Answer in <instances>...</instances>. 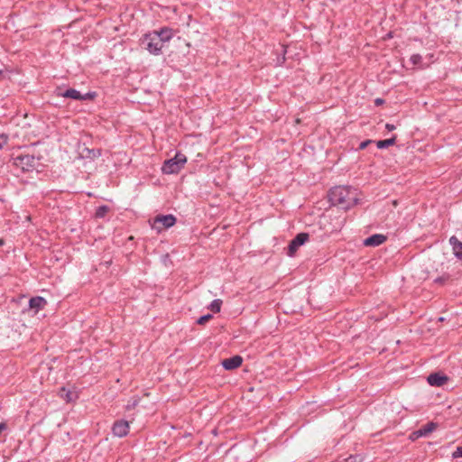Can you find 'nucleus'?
Returning <instances> with one entry per match:
<instances>
[{"label": "nucleus", "instance_id": "nucleus-1", "mask_svg": "<svg viewBox=\"0 0 462 462\" xmlns=\"http://www.w3.org/2000/svg\"><path fill=\"white\" fill-rule=\"evenodd\" d=\"M328 198L332 205L346 210L357 204L358 192L356 189L349 186H337L330 189Z\"/></svg>", "mask_w": 462, "mask_h": 462}, {"label": "nucleus", "instance_id": "nucleus-2", "mask_svg": "<svg viewBox=\"0 0 462 462\" xmlns=\"http://www.w3.org/2000/svg\"><path fill=\"white\" fill-rule=\"evenodd\" d=\"M187 162V157L181 152H177L175 156L164 162L162 171L165 174L178 173Z\"/></svg>", "mask_w": 462, "mask_h": 462}, {"label": "nucleus", "instance_id": "nucleus-3", "mask_svg": "<svg viewBox=\"0 0 462 462\" xmlns=\"http://www.w3.org/2000/svg\"><path fill=\"white\" fill-rule=\"evenodd\" d=\"M14 164L23 171H30L36 167L37 159L31 154H22L14 158Z\"/></svg>", "mask_w": 462, "mask_h": 462}, {"label": "nucleus", "instance_id": "nucleus-4", "mask_svg": "<svg viewBox=\"0 0 462 462\" xmlns=\"http://www.w3.org/2000/svg\"><path fill=\"white\" fill-rule=\"evenodd\" d=\"M143 42L146 43V49L151 54L159 55L163 47L162 39L159 35H155L153 32L145 34Z\"/></svg>", "mask_w": 462, "mask_h": 462}, {"label": "nucleus", "instance_id": "nucleus-5", "mask_svg": "<svg viewBox=\"0 0 462 462\" xmlns=\"http://www.w3.org/2000/svg\"><path fill=\"white\" fill-rule=\"evenodd\" d=\"M176 217L171 215H158L153 219L152 228L161 232L163 228H169L175 225Z\"/></svg>", "mask_w": 462, "mask_h": 462}, {"label": "nucleus", "instance_id": "nucleus-6", "mask_svg": "<svg viewBox=\"0 0 462 462\" xmlns=\"http://www.w3.org/2000/svg\"><path fill=\"white\" fill-rule=\"evenodd\" d=\"M309 237L310 236L308 233H299L289 244L288 255L293 256L298 248L309 240Z\"/></svg>", "mask_w": 462, "mask_h": 462}, {"label": "nucleus", "instance_id": "nucleus-7", "mask_svg": "<svg viewBox=\"0 0 462 462\" xmlns=\"http://www.w3.org/2000/svg\"><path fill=\"white\" fill-rule=\"evenodd\" d=\"M58 96L67 97V98H72L75 100H87V99H93L95 97V93L88 92L85 95L80 94L79 91L74 89V88H69L63 93L58 94Z\"/></svg>", "mask_w": 462, "mask_h": 462}, {"label": "nucleus", "instance_id": "nucleus-8", "mask_svg": "<svg viewBox=\"0 0 462 462\" xmlns=\"http://www.w3.org/2000/svg\"><path fill=\"white\" fill-rule=\"evenodd\" d=\"M59 396L66 402H74L79 399V392L75 387L67 388L61 387L59 392Z\"/></svg>", "mask_w": 462, "mask_h": 462}, {"label": "nucleus", "instance_id": "nucleus-9", "mask_svg": "<svg viewBox=\"0 0 462 462\" xmlns=\"http://www.w3.org/2000/svg\"><path fill=\"white\" fill-rule=\"evenodd\" d=\"M113 434L116 437L122 438L129 432V423L125 420H116L112 427Z\"/></svg>", "mask_w": 462, "mask_h": 462}, {"label": "nucleus", "instance_id": "nucleus-10", "mask_svg": "<svg viewBox=\"0 0 462 462\" xmlns=\"http://www.w3.org/2000/svg\"><path fill=\"white\" fill-rule=\"evenodd\" d=\"M437 428V424L435 422H428L427 424L421 426L419 430H415L411 434L412 439H419L420 437H426Z\"/></svg>", "mask_w": 462, "mask_h": 462}, {"label": "nucleus", "instance_id": "nucleus-11", "mask_svg": "<svg viewBox=\"0 0 462 462\" xmlns=\"http://www.w3.org/2000/svg\"><path fill=\"white\" fill-rule=\"evenodd\" d=\"M243 358L242 356L236 355L230 358L224 359L222 361V365L226 370H233L235 368L239 367L242 365Z\"/></svg>", "mask_w": 462, "mask_h": 462}, {"label": "nucleus", "instance_id": "nucleus-12", "mask_svg": "<svg viewBox=\"0 0 462 462\" xmlns=\"http://www.w3.org/2000/svg\"><path fill=\"white\" fill-rule=\"evenodd\" d=\"M387 237L382 234H374L364 240V245L365 246H378L386 241Z\"/></svg>", "mask_w": 462, "mask_h": 462}, {"label": "nucleus", "instance_id": "nucleus-13", "mask_svg": "<svg viewBox=\"0 0 462 462\" xmlns=\"http://www.w3.org/2000/svg\"><path fill=\"white\" fill-rule=\"evenodd\" d=\"M47 305V300L40 296L33 297L29 300V306L31 309H34L36 311L43 309Z\"/></svg>", "mask_w": 462, "mask_h": 462}, {"label": "nucleus", "instance_id": "nucleus-14", "mask_svg": "<svg viewBox=\"0 0 462 462\" xmlns=\"http://www.w3.org/2000/svg\"><path fill=\"white\" fill-rule=\"evenodd\" d=\"M449 243L453 247L454 254L458 259H462V242L453 236L449 238Z\"/></svg>", "mask_w": 462, "mask_h": 462}, {"label": "nucleus", "instance_id": "nucleus-15", "mask_svg": "<svg viewBox=\"0 0 462 462\" xmlns=\"http://www.w3.org/2000/svg\"><path fill=\"white\" fill-rule=\"evenodd\" d=\"M427 382L430 386H443L445 385L448 381V377H426Z\"/></svg>", "mask_w": 462, "mask_h": 462}, {"label": "nucleus", "instance_id": "nucleus-16", "mask_svg": "<svg viewBox=\"0 0 462 462\" xmlns=\"http://www.w3.org/2000/svg\"><path fill=\"white\" fill-rule=\"evenodd\" d=\"M155 35H159L160 39H162V42L164 43L170 41L172 37L171 30L168 28H162L160 32H153Z\"/></svg>", "mask_w": 462, "mask_h": 462}, {"label": "nucleus", "instance_id": "nucleus-17", "mask_svg": "<svg viewBox=\"0 0 462 462\" xmlns=\"http://www.w3.org/2000/svg\"><path fill=\"white\" fill-rule=\"evenodd\" d=\"M396 142V136L393 135L392 138L390 139H385V140H380L376 143V146L377 148L379 149H384V148H387L391 145H393Z\"/></svg>", "mask_w": 462, "mask_h": 462}, {"label": "nucleus", "instance_id": "nucleus-18", "mask_svg": "<svg viewBox=\"0 0 462 462\" xmlns=\"http://www.w3.org/2000/svg\"><path fill=\"white\" fill-rule=\"evenodd\" d=\"M109 210H110V208L108 206L102 205L97 208L95 217L97 218H103Z\"/></svg>", "mask_w": 462, "mask_h": 462}, {"label": "nucleus", "instance_id": "nucleus-19", "mask_svg": "<svg viewBox=\"0 0 462 462\" xmlns=\"http://www.w3.org/2000/svg\"><path fill=\"white\" fill-rule=\"evenodd\" d=\"M222 300L219 299L214 300L210 305L208 306V309L214 312L218 313L221 310Z\"/></svg>", "mask_w": 462, "mask_h": 462}, {"label": "nucleus", "instance_id": "nucleus-20", "mask_svg": "<svg viewBox=\"0 0 462 462\" xmlns=\"http://www.w3.org/2000/svg\"><path fill=\"white\" fill-rule=\"evenodd\" d=\"M449 279H450V275L449 274H443L442 276H439V277L436 278L434 282L436 283H439V284H444Z\"/></svg>", "mask_w": 462, "mask_h": 462}, {"label": "nucleus", "instance_id": "nucleus-21", "mask_svg": "<svg viewBox=\"0 0 462 462\" xmlns=\"http://www.w3.org/2000/svg\"><path fill=\"white\" fill-rule=\"evenodd\" d=\"M212 319V315L211 314H206V315H203L201 316L198 320H197V323L199 324V325H204L206 324L208 320H210Z\"/></svg>", "mask_w": 462, "mask_h": 462}, {"label": "nucleus", "instance_id": "nucleus-22", "mask_svg": "<svg viewBox=\"0 0 462 462\" xmlns=\"http://www.w3.org/2000/svg\"><path fill=\"white\" fill-rule=\"evenodd\" d=\"M421 60H422V57L420 54H413L411 57V61L412 62L413 65L420 64Z\"/></svg>", "mask_w": 462, "mask_h": 462}, {"label": "nucleus", "instance_id": "nucleus-23", "mask_svg": "<svg viewBox=\"0 0 462 462\" xmlns=\"http://www.w3.org/2000/svg\"><path fill=\"white\" fill-rule=\"evenodd\" d=\"M8 137L5 134H0V150L7 144Z\"/></svg>", "mask_w": 462, "mask_h": 462}, {"label": "nucleus", "instance_id": "nucleus-24", "mask_svg": "<svg viewBox=\"0 0 462 462\" xmlns=\"http://www.w3.org/2000/svg\"><path fill=\"white\" fill-rule=\"evenodd\" d=\"M453 458L462 457V447H457L452 454Z\"/></svg>", "mask_w": 462, "mask_h": 462}, {"label": "nucleus", "instance_id": "nucleus-25", "mask_svg": "<svg viewBox=\"0 0 462 462\" xmlns=\"http://www.w3.org/2000/svg\"><path fill=\"white\" fill-rule=\"evenodd\" d=\"M337 226H335V229L336 230L337 229H341L343 225H344V223H345V217H339L337 218Z\"/></svg>", "mask_w": 462, "mask_h": 462}, {"label": "nucleus", "instance_id": "nucleus-26", "mask_svg": "<svg viewBox=\"0 0 462 462\" xmlns=\"http://www.w3.org/2000/svg\"><path fill=\"white\" fill-rule=\"evenodd\" d=\"M372 141L371 140H365L364 142H362L360 144H359V150H364L365 148H366V146L371 143Z\"/></svg>", "mask_w": 462, "mask_h": 462}, {"label": "nucleus", "instance_id": "nucleus-27", "mask_svg": "<svg viewBox=\"0 0 462 462\" xmlns=\"http://www.w3.org/2000/svg\"><path fill=\"white\" fill-rule=\"evenodd\" d=\"M385 128L388 130V131H393L395 129V125H392V124H386L385 125Z\"/></svg>", "mask_w": 462, "mask_h": 462}, {"label": "nucleus", "instance_id": "nucleus-28", "mask_svg": "<svg viewBox=\"0 0 462 462\" xmlns=\"http://www.w3.org/2000/svg\"><path fill=\"white\" fill-rule=\"evenodd\" d=\"M346 460L350 462H357V457L350 456Z\"/></svg>", "mask_w": 462, "mask_h": 462}, {"label": "nucleus", "instance_id": "nucleus-29", "mask_svg": "<svg viewBox=\"0 0 462 462\" xmlns=\"http://www.w3.org/2000/svg\"><path fill=\"white\" fill-rule=\"evenodd\" d=\"M88 152H93V157H97V156H99L100 155V151L97 150V152L95 151H89L88 150Z\"/></svg>", "mask_w": 462, "mask_h": 462}, {"label": "nucleus", "instance_id": "nucleus-30", "mask_svg": "<svg viewBox=\"0 0 462 462\" xmlns=\"http://www.w3.org/2000/svg\"><path fill=\"white\" fill-rule=\"evenodd\" d=\"M374 103H375V105H381L383 103V100L382 98H377V99H375Z\"/></svg>", "mask_w": 462, "mask_h": 462}, {"label": "nucleus", "instance_id": "nucleus-31", "mask_svg": "<svg viewBox=\"0 0 462 462\" xmlns=\"http://www.w3.org/2000/svg\"><path fill=\"white\" fill-rule=\"evenodd\" d=\"M429 375H434V376H437V375H444L443 374H441L440 372H432L430 373Z\"/></svg>", "mask_w": 462, "mask_h": 462}, {"label": "nucleus", "instance_id": "nucleus-32", "mask_svg": "<svg viewBox=\"0 0 462 462\" xmlns=\"http://www.w3.org/2000/svg\"><path fill=\"white\" fill-rule=\"evenodd\" d=\"M136 404H137V401L135 400L134 402H132L131 405L128 404L126 408L129 410L131 407H134Z\"/></svg>", "mask_w": 462, "mask_h": 462}, {"label": "nucleus", "instance_id": "nucleus-33", "mask_svg": "<svg viewBox=\"0 0 462 462\" xmlns=\"http://www.w3.org/2000/svg\"><path fill=\"white\" fill-rule=\"evenodd\" d=\"M6 428L5 423H0V433Z\"/></svg>", "mask_w": 462, "mask_h": 462}, {"label": "nucleus", "instance_id": "nucleus-34", "mask_svg": "<svg viewBox=\"0 0 462 462\" xmlns=\"http://www.w3.org/2000/svg\"><path fill=\"white\" fill-rule=\"evenodd\" d=\"M444 320H445V318H443V317L439 318V321L442 322Z\"/></svg>", "mask_w": 462, "mask_h": 462}, {"label": "nucleus", "instance_id": "nucleus-35", "mask_svg": "<svg viewBox=\"0 0 462 462\" xmlns=\"http://www.w3.org/2000/svg\"><path fill=\"white\" fill-rule=\"evenodd\" d=\"M4 244L3 240L0 239V245H2Z\"/></svg>", "mask_w": 462, "mask_h": 462}, {"label": "nucleus", "instance_id": "nucleus-36", "mask_svg": "<svg viewBox=\"0 0 462 462\" xmlns=\"http://www.w3.org/2000/svg\"><path fill=\"white\" fill-rule=\"evenodd\" d=\"M345 462H350L349 460H346Z\"/></svg>", "mask_w": 462, "mask_h": 462}, {"label": "nucleus", "instance_id": "nucleus-37", "mask_svg": "<svg viewBox=\"0 0 462 462\" xmlns=\"http://www.w3.org/2000/svg\"><path fill=\"white\" fill-rule=\"evenodd\" d=\"M2 74V70H0V75Z\"/></svg>", "mask_w": 462, "mask_h": 462}]
</instances>
